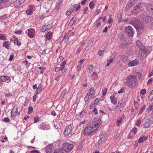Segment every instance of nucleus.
Instances as JSON below:
<instances>
[{"instance_id":"nucleus-1","label":"nucleus","mask_w":153,"mask_h":153,"mask_svg":"<svg viewBox=\"0 0 153 153\" xmlns=\"http://www.w3.org/2000/svg\"><path fill=\"white\" fill-rule=\"evenodd\" d=\"M126 83L129 87L135 86L137 85V81L134 75H130L126 79Z\"/></svg>"},{"instance_id":"nucleus-2","label":"nucleus","mask_w":153,"mask_h":153,"mask_svg":"<svg viewBox=\"0 0 153 153\" xmlns=\"http://www.w3.org/2000/svg\"><path fill=\"white\" fill-rule=\"evenodd\" d=\"M102 121L101 120L99 119H94L93 121L90 123V125L92 127H93V128L95 130L97 131L100 126L101 125Z\"/></svg>"},{"instance_id":"nucleus-3","label":"nucleus","mask_w":153,"mask_h":153,"mask_svg":"<svg viewBox=\"0 0 153 153\" xmlns=\"http://www.w3.org/2000/svg\"><path fill=\"white\" fill-rule=\"evenodd\" d=\"M97 131L92 127L90 125L86 127L84 130V134L85 135L88 136L91 133H95Z\"/></svg>"},{"instance_id":"nucleus-4","label":"nucleus","mask_w":153,"mask_h":153,"mask_svg":"<svg viewBox=\"0 0 153 153\" xmlns=\"http://www.w3.org/2000/svg\"><path fill=\"white\" fill-rule=\"evenodd\" d=\"M144 6V4L143 3H140L138 5H136L133 8V10L132 12V14H137L140 10Z\"/></svg>"},{"instance_id":"nucleus-5","label":"nucleus","mask_w":153,"mask_h":153,"mask_svg":"<svg viewBox=\"0 0 153 153\" xmlns=\"http://www.w3.org/2000/svg\"><path fill=\"white\" fill-rule=\"evenodd\" d=\"M19 112L18 111L17 106H14L11 111V118L14 119L15 117L17 115H19Z\"/></svg>"},{"instance_id":"nucleus-6","label":"nucleus","mask_w":153,"mask_h":153,"mask_svg":"<svg viewBox=\"0 0 153 153\" xmlns=\"http://www.w3.org/2000/svg\"><path fill=\"white\" fill-rule=\"evenodd\" d=\"M153 123V117H149L145 122L143 126L145 128H148Z\"/></svg>"},{"instance_id":"nucleus-7","label":"nucleus","mask_w":153,"mask_h":153,"mask_svg":"<svg viewBox=\"0 0 153 153\" xmlns=\"http://www.w3.org/2000/svg\"><path fill=\"white\" fill-rule=\"evenodd\" d=\"M132 22H133L134 24L136 26L135 28L137 30H143L144 27L143 26H141L139 24V21L135 18L133 19Z\"/></svg>"},{"instance_id":"nucleus-8","label":"nucleus","mask_w":153,"mask_h":153,"mask_svg":"<svg viewBox=\"0 0 153 153\" xmlns=\"http://www.w3.org/2000/svg\"><path fill=\"white\" fill-rule=\"evenodd\" d=\"M74 146L72 144L65 143L63 144V148L68 152L71 151L73 149Z\"/></svg>"},{"instance_id":"nucleus-9","label":"nucleus","mask_w":153,"mask_h":153,"mask_svg":"<svg viewBox=\"0 0 153 153\" xmlns=\"http://www.w3.org/2000/svg\"><path fill=\"white\" fill-rule=\"evenodd\" d=\"M126 33L130 37H132L133 36L134 33L132 27L128 26L126 27L125 30Z\"/></svg>"},{"instance_id":"nucleus-10","label":"nucleus","mask_w":153,"mask_h":153,"mask_svg":"<svg viewBox=\"0 0 153 153\" xmlns=\"http://www.w3.org/2000/svg\"><path fill=\"white\" fill-rule=\"evenodd\" d=\"M72 130V126L71 125H68L65 128L64 131V134L65 135H68L71 132Z\"/></svg>"},{"instance_id":"nucleus-11","label":"nucleus","mask_w":153,"mask_h":153,"mask_svg":"<svg viewBox=\"0 0 153 153\" xmlns=\"http://www.w3.org/2000/svg\"><path fill=\"white\" fill-rule=\"evenodd\" d=\"M146 8L149 12L153 14V5L150 3H148L146 5Z\"/></svg>"},{"instance_id":"nucleus-12","label":"nucleus","mask_w":153,"mask_h":153,"mask_svg":"<svg viewBox=\"0 0 153 153\" xmlns=\"http://www.w3.org/2000/svg\"><path fill=\"white\" fill-rule=\"evenodd\" d=\"M35 34V31L33 29L30 28L28 30V34L29 36L33 38Z\"/></svg>"},{"instance_id":"nucleus-13","label":"nucleus","mask_w":153,"mask_h":153,"mask_svg":"<svg viewBox=\"0 0 153 153\" xmlns=\"http://www.w3.org/2000/svg\"><path fill=\"white\" fill-rule=\"evenodd\" d=\"M142 18L143 21L146 23L150 22L151 20L153 19V17L149 16H142Z\"/></svg>"},{"instance_id":"nucleus-14","label":"nucleus","mask_w":153,"mask_h":153,"mask_svg":"<svg viewBox=\"0 0 153 153\" xmlns=\"http://www.w3.org/2000/svg\"><path fill=\"white\" fill-rule=\"evenodd\" d=\"M138 63V61L137 60L133 61H130L129 62L128 64V65L129 66H133L137 65Z\"/></svg>"},{"instance_id":"nucleus-15","label":"nucleus","mask_w":153,"mask_h":153,"mask_svg":"<svg viewBox=\"0 0 153 153\" xmlns=\"http://www.w3.org/2000/svg\"><path fill=\"white\" fill-rule=\"evenodd\" d=\"M52 144H49L45 147V150L47 153H51Z\"/></svg>"},{"instance_id":"nucleus-16","label":"nucleus","mask_w":153,"mask_h":153,"mask_svg":"<svg viewBox=\"0 0 153 153\" xmlns=\"http://www.w3.org/2000/svg\"><path fill=\"white\" fill-rule=\"evenodd\" d=\"M136 45L137 47L141 50H142L144 48L143 45L140 41L138 40L136 42Z\"/></svg>"},{"instance_id":"nucleus-17","label":"nucleus","mask_w":153,"mask_h":153,"mask_svg":"<svg viewBox=\"0 0 153 153\" xmlns=\"http://www.w3.org/2000/svg\"><path fill=\"white\" fill-rule=\"evenodd\" d=\"M104 140V138H101L100 140L96 143L95 145V147L96 148L98 147L102 143Z\"/></svg>"},{"instance_id":"nucleus-18","label":"nucleus","mask_w":153,"mask_h":153,"mask_svg":"<svg viewBox=\"0 0 153 153\" xmlns=\"http://www.w3.org/2000/svg\"><path fill=\"white\" fill-rule=\"evenodd\" d=\"M151 51L150 48H145L143 50V52L146 55H147Z\"/></svg>"},{"instance_id":"nucleus-19","label":"nucleus","mask_w":153,"mask_h":153,"mask_svg":"<svg viewBox=\"0 0 153 153\" xmlns=\"http://www.w3.org/2000/svg\"><path fill=\"white\" fill-rule=\"evenodd\" d=\"M52 34L53 33L52 32H48L46 35V38L48 39H51L52 37Z\"/></svg>"},{"instance_id":"nucleus-20","label":"nucleus","mask_w":153,"mask_h":153,"mask_svg":"<svg viewBox=\"0 0 153 153\" xmlns=\"http://www.w3.org/2000/svg\"><path fill=\"white\" fill-rule=\"evenodd\" d=\"M77 19L76 18H72L70 21L69 25L70 26H72L76 21Z\"/></svg>"},{"instance_id":"nucleus-21","label":"nucleus","mask_w":153,"mask_h":153,"mask_svg":"<svg viewBox=\"0 0 153 153\" xmlns=\"http://www.w3.org/2000/svg\"><path fill=\"white\" fill-rule=\"evenodd\" d=\"M62 1H60L59 2H58L57 4L55 6V9L56 10H58L59 9L60 6V5L62 4Z\"/></svg>"},{"instance_id":"nucleus-22","label":"nucleus","mask_w":153,"mask_h":153,"mask_svg":"<svg viewBox=\"0 0 153 153\" xmlns=\"http://www.w3.org/2000/svg\"><path fill=\"white\" fill-rule=\"evenodd\" d=\"M147 139L146 137H145V136H141L138 140L139 142H143Z\"/></svg>"},{"instance_id":"nucleus-23","label":"nucleus","mask_w":153,"mask_h":153,"mask_svg":"<svg viewBox=\"0 0 153 153\" xmlns=\"http://www.w3.org/2000/svg\"><path fill=\"white\" fill-rule=\"evenodd\" d=\"M42 88V85H40L37 88V89L36 90V94L39 93Z\"/></svg>"},{"instance_id":"nucleus-24","label":"nucleus","mask_w":153,"mask_h":153,"mask_svg":"<svg viewBox=\"0 0 153 153\" xmlns=\"http://www.w3.org/2000/svg\"><path fill=\"white\" fill-rule=\"evenodd\" d=\"M98 102V100L97 99H96L95 100L92 101L91 104L93 105L94 107H95L97 104Z\"/></svg>"},{"instance_id":"nucleus-25","label":"nucleus","mask_w":153,"mask_h":153,"mask_svg":"<svg viewBox=\"0 0 153 153\" xmlns=\"http://www.w3.org/2000/svg\"><path fill=\"white\" fill-rule=\"evenodd\" d=\"M58 153H67L68 152L66 150L63 148V149H59L58 150Z\"/></svg>"},{"instance_id":"nucleus-26","label":"nucleus","mask_w":153,"mask_h":153,"mask_svg":"<svg viewBox=\"0 0 153 153\" xmlns=\"http://www.w3.org/2000/svg\"><path fill=\"white\" fill-rule=\"evenodd\" d=\"M65 64L66 62L65 61H64L61 65L60 70L61 71H62L63 70L64 68Z\"/></svg>"},{"instance_id":"nucleus-27","label":"nucleus","mask_w":153,"mask_h":153,"mask_svg":"<svg viewBox=\"0 0 153 153\" xmlns=\"http://www.w3.org/2000/svg\"><path fill=\"white\" fill-rule=\"evenodd\" d=\"M88 92H89V94L91 95H93L94 94V89L93 88H91L90 89Z\"/></svg>"},{"instance_id":"nucleus-28","label":"nucleus","mask_w":153,"mask_h":153,"mask_svg":"<svg viewBox=\"0 0 153 153\" xmlns=\"http://www.w3.org/2000/svg\"><path fill=\"white\" fill-rule=\"evenodd\" d=\"M122 118L120 119H118L117 121V126H120L122 122Z\"/></svg>"},{"instance_id":"nucleus-29","label":"nucleus","mask_w":153,"mask_h":153,"mask_svg":"<svg viewBox=\"0 0 153 153\" xmlns=\"http://www.w3.org/2000/svg\"><path fill=\"white\" fill-rule=\"evenodd\" d=\"M93 69V67L92 65H91L88 69V73H91Z\"/></svg>"},{"instance_id":"nucleus-30","label":"nucleus","mask_w":153,"mask_h":153,"mask_svg":"<svg viewBox=\"0 0 153 153\" xmlns=\"http://www.w3.org/2000/svg\"><path fill=\"white\" fill-rule=\"evenodd\" d=\"M153 90L152 91V92L150 94L149 97V100H152L153 99Z\"/></svg>"},{"instance_id":"nucleus-31","label":"nucleus","mask_w":153,"mask_h":153,"mask_svg":"<svg viewBox=\"0 0 153 153\" xmlns=\"http://www.w3.org/2000/svg\"><path fill=\"white\" fill-rule=\"evenodd\" d=\"M128 4L130 6L132 7L135 4V3L133 0H131L128 2Z\"/></svg>"},{"instance_id":"nucleus-32","label":"nucleus","mask_w":153,"mask_h":153,"mask_svg":"<svg viewBox=\"0 0 153 153\" xmlns=\"http://www.w3.org/2000/svg\"><path fill=\"white\" fill-rule=\"evenodd\" d=\"M9 44L8 42L5 41L3 44V46L5 47L6 48H7L9 46Z\"/></svg>"},{"instance_id":"nucleus-33","label":"nucleus","mask_w":153,"mask_h":153,"mask_svg":"<svg viewBox=\"0 0 153 153\" xmlns=\"http://www.w3.org/2000/svg\"><path fill=\"white\" fill-rule=\"evenodd\" d=\"M47 30L45 25L41 29V31L42 32H44Z\"/></svg>"},{"instance_id":"nucleus-34","label":"nucleus","mask_w":153,"mask_h":153,"mask_svg":"<svg viewBox=\"0 0 153 153\" xmlns=\"http://www.w3.org/2000/svg\"><path fill=\"white\" fill-rule=\"evenodd\" d=\"M5 77L4 76H0V82H5L6 80H5Z\"/></svg>"},{"instance_id":"nucleus-35","label":"nucleus","mask_w":153,"mask_h":153,"mask_svg":"<svg viewBox=\"0 0 153 153\" xmlns=\"http://www.w3.org/2000/svg\"><path fill=\"white\" fill-rule=\"evenodd\" d=\"M113 61V58H111L108 61L107 64V65H106V66H109L111 63Z\"/></svg>"},{"instance_id":"nucleus-36","label":"nucleus","mask_w":153,"mask_h":153,"mask_svg":"<svg viewBox=\"0 0 153 153\" xmlns=\"http://www.w3.org/2000/svg\"><path fill=\"white\" fill-rule=\"evenodd\" d=\"M89 94H88V93L86 95L84 99L85 101V102H86L88 100L89 98Z\"/></svg>"},{"instance_id":"nucleus-37","label":"nucleus","mask_w":153,"mask_h":153,"mask_svg":"<svg viewBox=\"0 0 153 153\" xmlns=\"http://www.w3.org/2000/svg\"><path fill=\"white\" fill-rule=\"evenodd\" d=\"M94 5V3L93 2L91 1L89 4V7L90 9H92Z\"/></svg>"},{"instance_id":"nucleus-38","label":"nucleus","mask_w":153,"mask_h":153,"mask_svg":"<svg viewBox=\"0 0 153 153\" xmlns=\"http://www.w3.org/2000/svg\"><path fill=\"white\" fill-rule=\"evenodd\" d=\"M66 90L65 89L62 92L61 96L62 97H63L66 93Z\"/></svg>"},{"instance_id":"nucleus-39","label":"nucleus","mask_w":153,"mask_h":153,"mask_svg":"<svg viewBox=\"0 0 153 153\" xmlns=\"http://www.w3.org/2000/svg\"><path fill=\"white\" fill-rule=\"evenodd\" d=\"M26 13L28 15H30L32 13V12L31 10L29 9L26 10Z\"/></svg>"},{"instance_id":"nucleus-40","label":"nucleus","mask_w":153,"mask_h":153,"mask_svg":"<svg viewBox=\"0 0 153 153\" xmlns=\"http://www.w3.org/2000/svg\"><path fill=\"white\" fill-rule=\"evenodd\" d=\"M53 24H50L48 25H46L47 30L50 29L52 26Z\"/></svg>"},{"instance_id":"nucleus-41","label":"nucleus","mask_w":153,"mask_h":153,"mask_svg":"<svg viewBox=\"0 0 153 153\" xmlns=\"http://www.w3.org/2000/svg\"><path fill=\"white\" fill-rule=\"evenodd\" d=\"M107 88H104V89L102 90V94L103 95H105L107 92Z\"/></svg>"},{"instance_id":"nucleus-42","label":"nucleus","mask_w":153,"mask_h":153,"mask_svg":"<svg viewBox=\"0 0 153 153\" xmlns=\"http://www.w3.org/2000/svg\"><path fill=\"white\" fill-rule=\"evenodd\" d=\"M131 131H132L134 134H136L137 131V129L136 128L134 127L133 128Z\"/></svg>"},{"instance_id":"nucleus-43","label":"nucleus","mask_w":153,"mask_h":153,"mask_svg":"<svg viewBox=\"0 0 153 153\" xmlns=\"http://www.w3.org/2000/svg\"><path fill=\"white\" fill-rule=\"evenodd\" d=\"M141 120L140 119H139L136 123V125L138 126H140L141 123Z\"/></svg>"},{"instance_id":"nucleus-44","label":"nucleus","mask_w":153,"mask_h":153,"mask_svg":"<svg viewBox=\"0 0 153 153\" xmlns=\"http://www.w3.org/2000/svg\"><path fill=\"white\" fill-rule=\"evenodd\" d=\"M111 102L114 104H116L117 103V99H114L111 100Z\"/></svg>"},{"instance_id":"nucleus-45","label":"nucleus","mask_w":153,"mask_h":153,"mask_svg":"<svg viewBox=\"0 0 153 153\" xmlns=\"http://www.w3.org/2000/svg\"><path fill=\"white\" fill-rule=\"evenodd\" d=\"M146 92V90L145 89H142L140 92V93L141 94L144 95Z\"/></svg>"},{"instance_id":"nucleus-46","label":"nucleus","mask_w":153,"mask_h":153,"mask_svg":"<svg viewBox=\"0 0 153 153\" xmlns=\"http://www.w3.org/2000/svg\"><path fill=\"white\" fill-rule=\"evenodd\" d=\"M5 80H6L5 82H6L7 83L9 82L10 81V77H6Z\"/></svg>"},{"instance_id":"nucleus-47","label":"nucleus","mask_w":153,"mask_h":153,"mask_svg":"<svg viewBox=\"0 0 153 153\" xmlns=\"http://www.w3.org/2000/svg\"><path fill=\"white\" fill-rule=\"evenodd\" d=\"M104 50H102L101 51H100L98 52V54L100 56H101L103 55L104 52Z\"/></svg>"},{"instance_id":"nucleus-48","label":"nucleus","mask_w":153,"mask_h":153,"mask_svg":"<svg viewBox=\"0 0 153 153\" xmlns=\"http://www.w3.org/2000/svg\"><path fill=\"white\" fill-rule=\"evenodd\" d=\"M29 111H28V114H30L31 113H30V112L31 111H32L33 110V107L31 106H30L28 107Z\"/></svg>"},{"instance_id":"nucleus-49","label":"nucleus","mask_w":153,"mask_h":153,"mask_svg":"<svg viewBox=\"0 0 153 153\" xmlns=\"http://www.w3.org/2000/svg\"><path fill=\"white\" fill-rule=\"evenodd\" d=\"M62 76H59L56 78L55 80L57 81H61L62 80Z\"/></svg>"},{"instance_id":"nucleus-50","label":"nucleus","mask_w":153,"mask_h":153,"mask_svg":"<svg viewBox=\"0 0 153 153\" xmlns=\"http://www.w3.org/2000/svg\"><path fill=\"white\" fill-rule=\"evenodd\" d=\"M131 7V6H130V5H129V4H128V3L127 4V5L126 6V8H125V9H126V11H127L128 10V9L129 8H130V7Z\"/></svg>"},{"instance_id":"nucleus-51","label":"nucleus","mask_w":153,"mask_h":153,"mask_svg":"<svg viewBox=\"0 0 153 153\" xmlns=\"http://www.w3.org/2000/svg\"><path fill=\"white\" fill-rule=\"evenodd\" d=\"M87 0H83L81 2V4L82 5H85L86 2H87Z\"/></svg>"},{"instance_id":"nucleus-52","label":"nucleus","mask_w":153,"mask_h":153,"mask_svg":"<svg viewBox=\"0 0 153 153\" xmlns=\"http://www.w3.org/2000/svg\"><path fill=\"white\" fill-rule=\"evenodd\" d=\"M9 120H10L8 117L5 118L3 120L4 121L6 122H9Z\"/></svg>"},{"instance_id":"nucleus-53","label":"nucleus","mask_w":153,"mask_h":153,"mask_svg":"<svg viewBox=\"0 0 153 153\" xmlns=\"http://www.w3.org/2000/svg\"><path fill=\"white\" fill-rule=\"evenodd\" d=\"M85 112L84 111H83L81 112L79 116L80 117H82L83 115L85 113Z\"/></svg>"},{"instance_id":"nucleus-54","label":"nucleus","mask_w":153,"mask_h":153,"mask_svg":"<svg viewBox=\"0 0 153 153\" xmlns=\"http://www.w3.org/2000/svg\"><path fill=\"white\" fill-rule=\"evenodd\" d=\"M153 74V70H152L149 72V74L148 75L149 77H151Z\"/></svg>"},{"instance_id":"nucleus-55","label":"nucleus","mask_w":153,"mask_h":153,"mask_svg":"<svg viewBox=\"0 0 153 153\" xmlns=\"http://www.w3.org/2000/svg\"><path fill=\"white\" fill-rule=\"evenodd\" d=\"M82 66L81 64L78 65L77 66V69L78 71H79L81 68Z\"/></svg>"},{"instance_id":"nucleus-56","label":"nucleus","mask_w":153,"mask_h":153,"mask_svg":"<svg viewBox=\"0 0 153 153\" xmlns=\"http://www.w3.org/2000/svg\"><path fill=\"white\" fill-rule=\"evenodd\" d=\"M39 120V118L38 117H34V123L37 122Z\"/></svg>"},{"instance_id":"nucleus-57","label":"nucleus","mask_w":153,"mask_h":153,"mask_svg":"<svg viewBox=\"0 0 153 153\" xmlns=\"http://www.w3.org/2000/svg\"><path fill=\"white\" fill-rule=\"evenodd\" d=\"M101 9H97L96 11L95 12V14L96 15H98L99 13L100 12V11Z\"/></svg>"},{"instance_id":"nucleus-58","label":"nucleus","mask_w":153,"mask_h":153,"mask_svg":"<svg viewBox=\"0 0 153 153\" xmlns=\"http://www.w3.org/2000/svg\"><path fill=\"white\" fill-rule=\"evenodd\" d=\"M88 10V7H86L84 8V10H83V13H84V14H86V12Z\"/></svg>"},{"instance_id":"nucleus-59","label":"nucleus","mask_w":153,"mask_h":153,"mask_svg":"<svg viewBox=\"0 0 153 153\" xmlns=\"http://www.w3.org/2000/svg\"><path fill=\"white\" fill-rule=\"evenodd\" d=\"M152 109V105H150L148 108V111H151Z\"/></svg>"},{"instance_id":"nucleus-60","label":"nucleus","mask_w":153,"mask_h":153,"mask_svg":"<svg viewBox=\"0 0 153 153\" xmlns=\"http://www.w3.org/2000/svg\"><path fill=\"white\" fill-rule=\"evenodd\" d=\"M71 11H69V10H67L66 13V15L67 16H69L71 14Z\"/></svg>"},{"instance_id":"nucleus-61","label":"nucleus","mask_w":153,"mask_h":153,"mask_svg":"<svg viewBox=\"0 0 153 153\" xmlns=\"http://www.w3.org/2000/svg\"><path fill=\"white\" fill-rule=\"evenodd\" d=\"M124 88H122L118 92L119 93H121L123 92L124 91Z\"/></svg>"},{"instance_id":"nucleus-62","label":"nucleus","mask_w":153,"mask_h":153,"mask_svg":"<svg viewBox=\"0 0 153 153\" xmlns=\"http://www.w3.org/2000/svg\"><path fill=\"white\" fill-rule=\"evenodd\" d=\"M11 96H12V94H11L10 93H8L7 94L5 95L6 97H11Z\"/></svg>"},{"instance_id":"nucleus-63","label":"nucleus","mask_w":153,"mask_h":153,"mask_svg":"<svg viewBox=\"0 0 153 153\" xmlns=\"http://www.w3.org/2000/svg\"><path fill=\"white\" fill-rule=\"evenodd\" d=\"M145 105L143 106L140 110V112H142L145 109Z\"/></svg>"},{"instance_id":"nucleus-64","label":"nucleus","mask_w":153,"mask_h":153,"mask_svg":"<svg viewBox=\"0 0 153 153\" xmlns=\"http://www.w3.org/2000/svg\"><path fill=\"white\" fill-rule=\"evenodd\" d=\"M30 153H39L38 151L37 150H33L31 151L30 152Z\"/></svg>"}]
</instances>
